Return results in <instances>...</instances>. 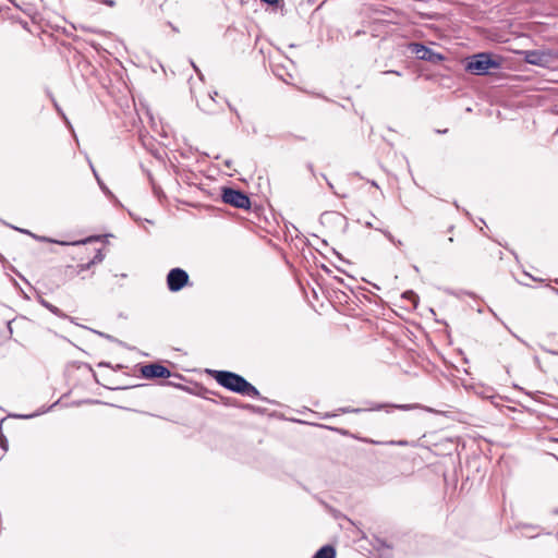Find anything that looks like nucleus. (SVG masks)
<instances>
[{
	"mask_svg": "<svg viewBox=\"0 0 558 558\" xmlns=\"http://www.w3.org/2000/svg\"><path fill=\"white\" fill-rule=\"evenodd\" d=\"M488 242L482 239H470L465 246V257L471 262H484L490 257Z\"/></svg>",
	"mask_w": 558,
	"mask_h": 558,
	"instance_id": "obj_3",
	"label": "nucleus"
},
{
	"mask_svg": "<svg viewBox=\"0 0 558 558\" xmlns=\"http://www.w3.org/2000/svg\"><path fill=\"white\" fill-rule=\"evenodd\" d=\"M0 12H2V9L0 8Z\"/></svg>",
	"mask_w": 558,
	"mask_h": 558,
	"instance_id": "obj_18",
	"label": "nucleus"
},
{
	"mask_svg": "<svg viewBox=\"0 0 558 558\" xmlns=\"http://www.w3.org/2000/svg\"><path fill=\"white\" fill-rule=\"evenodd\" d=\"M379 542H380V544H381L383 546H385V547H387V548H390V547H391V545L386 544V543H385V542H383V541H379Z\"/></svg>",
	"mask_w": 558,
	"mask_h": 558,
	"instance_id": "obj_16",
	"label": "nucleus"
},
{
	"mask_svg": "<svg viewBox=\"0 0 558 558\" xmlns=\"http://www.w3.org/2000/svg\"><path fill=\"white\" fill-rule=\"evenodd\" d=\"M215 380L222 387L251 398L259 397V391L244 377L227 371H216Z\"/></svg>",
	"mask_w": 558,
	"mask_h": 558,
	"instance_id": "obj_1",
	"label": "nucleus"
},
{
	"mask_svg": "<svg viewBox=\"0 0 558 558\" xmlns=\"http://www.w3.org/2000/svg\"><path fill=\"white\" fill-rule=\"evenodd\" d=\"M549 60V54L543 51L529 50L524 52V61L533 65L545 66Z\"/></svg>",
	"mask_w": 558,
	"mask_h": 558,
	"instance_id": "obj_8",
	"label": "nucleus"
},
{
	"mask_svg": "<svg viewBox=\"0 0 558 558\" xmlns=\"http://www.w3.org/2000/svg\"><path fill=\"white\" fill-rule=\"evenodd\" d=\"M26 8L20 5L17 2L15 1H12L11 4H12V8L11 7H8L7 9L9 11H12L13 9H20L22 11H24L25 13H27L28 15H31L32 13V10H31V3L29 2H22Z\"/></svg>",
	"mask_w": 558,
	"mask_h": 558,
	"instance_id": "obj_10",
	"label": "nucleus"
},
{
	"mask_svg": "<svg viewBox=\"0 0 558 558\" xmlns=\"http://www.w3.org/2000/svg\"><path fill=\"white\" fill-rule=\"evenodd\" d=\"M269 4H278L279 2H275V1H271V2H268Z\"/></svg>",
	"mask_w": 558,
	"mask_h": 558,
	"instance_id": "obj_17",
	"label": "nucleus"
},
{
	"mask_svg": "<svg viewBox=\"0 0 558 558\" xmlns=\"http://www.w3.org/2000/svg\"><path fill=\"white\" fill-rule=\"evenodd\" d=\"M313 558H336V549L331 545L323 546Z\"/></svg>",
	"mask_w": 558,
	"mask_h": 558,
	"instance_id": "obj_9",
	"label": "nucleus"
},
{
	"mask_svg": "<svg viewBox=\"0 0 558 558\" xmlns=\"http://www.w3.org/2000/svg\"><path fill=\"white\" fill-rule=\"evenodd\" d=\"M141 374L145 378H168L171 375L166 366L157 363L142 366Z\"/></svg>",
	"mask_w": 558,
	"mask_h": 558,
	"instance_id": "obj_7",
	"label": "nucleus"
},
{
	"mask_svg": "<svg viewBox=\"0 0 558 558\" xmlns=\"http://www.w3.org/2000/svg\"><path fill=\"white\" fill-rule=\"evenodd\" d=\"M189 275L181 268H173L167 275V286L172 292H178L189 283Z\"/></svg>",
	"mask_w": 558,
	"mask_h": 558,
	"instance_id": "obj_5",
	"label": "nucleus"
},
{
	"mask_svg": "<svg viewBox=\"0 0 558 558\" xmlns=\"http://www.w3.org/2000/svg\"><path fill=\"white\" fill-rule=\"evenodd\" d=\"M14 417H20V418H31L34 416V414H31V415H13Z\"/></svg>",
	"mask_w": 558,
	"mask_h": 558,
	"instance_id": "obj_14",
	"label": "nucleus"
},
{
	"mask_svg": "<svg viewBox=\"0 0 558 558\" xmlns=\"http://www.w3.org/2000/svg\"><path fill=\"white\" fill-rule=\"evenodd\" d=\"M0 445H1L3 450H8V442H7V439L3 436L0 437Z\"/></svg>",
	"mask_w": 558,
	"mask_h": 558,
	"instance_id": "obj_13",
	"label": "nucleus"
},
{
	"mask_svg": "<svg viewBox=\"0 0 558 558\" xmlns=\"http://www.w3.org/2000/svg\"><path fill=\"white\" fill-rule=\"evenodd\" d=\"M409 48L420 60L430 61L433 63H437L444 60V57L440 53L434 52L422 44L412 43L409 45Z\"/></svg>",
	"mask_w": 558,
	"mask_h": 558,
	"instance_id": "obj_6",
	"label": "nucleus"
},
{
	"mask_svg": "<svg viewBox=\"0 0 558 558\" xmlns=\"http://www.w3.org/2000/svg\"><path fill=\"white\" fill-rule=\"evenodd\" d=\"M500 63L493 59L489 53H477L469 58L465 65L466 71L475 75L487 74L490 69L499 68Z\"/></svg>",
	"mask_w": 558,
	"mask_h": 558,
	"instance_id": "obj_2",
	"label": "nucleus"
},
{
	"mask_svg": "<svg viewBox=\"0 0 558 558\" xmlns=\"http://www.w3.org/2000/svg\"><path fill=\"white\" fill-rule=\"evenodd\" d=\"M222 201L235 208L248 209L251 207L250 197L245 193L230 187L223 189Z\"/></svg>",
	"mask_w": 558,
	"mask_h": 558,
	"instance_id": "obj_4",
	"label": "nucleus"
},
{
	"mask_svg": "<svg viewBox=\"0 0 558 558\" xmlns=\"http://www.w3.org/2000/svg\"><path fill=\"white\" fill-rule=\"evenodd\" d=\"M90 240H92V239H87V240H85V241H76V242H74L73 244H84V243H86V242H89Z\"/></svg>",
	"mask_w": 558,
	"mask_h": 558,
	"instance_id": "obj_15",
	"label": "nucleus"
},
{
	"mask_svg": "<svg viewBox=\"0 0 558 558\" xmlns=\"http://www.w3.org/2000/svg\"><path fill=\"white\" fill-rule=\"evenodd\" d=\"M39 302H40V304H41L44 307H46L47 310H49L52 314H54V315H57V316H61V311H60L57 306L52 305L51 303L47 302V301H46V300H44V299H40V301H39Z\"/></svg>",
	"mask_w": 558,
	"mask_h": 558,
	"instance_id": "obj_11",
	"label": "nucleus"
},
{
	"mask_svg": "<svg viewBox=\"0 0 558 558\" xmlns=\"http://www.w3.org/2000/svg\"><path fill=\"white\" fill-rule=\"evenodd\" d=\"M93 171H94V174H95V177H96V179H97V182H98V184H99L100 189H101L102 191H105V183L102 182V180L100 179V177L97 174V172H96L94 169H93Z\"/></svg>",
	"mask_w": 558,
	"mask_h": 558,
	"instance_id": "obj_12",
	"label": "nucleus"
}]
</instances>
